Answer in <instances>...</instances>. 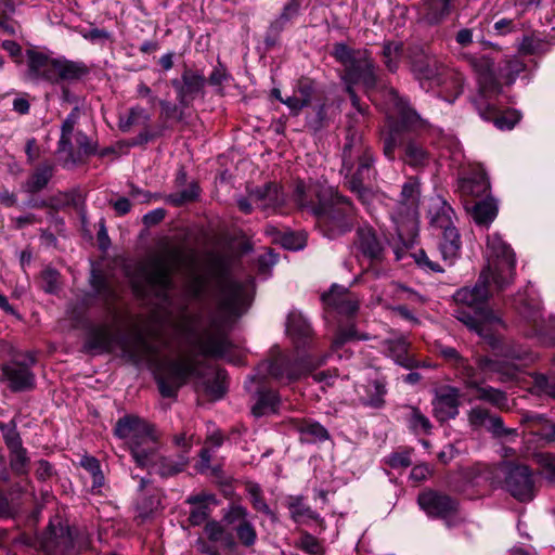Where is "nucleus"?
Listing matches in <instances>:
<instances>
[{"label":"nucleus","mask_w":555,"mask_h":555,"mask_svg":"<svg viewBox=\"0 0 555 555\" xmlns=\"http://www.w3.org/2000/svg\"><path fill=\"white\" fill-rule=\"evenodd\" d=\"M254 283L251 279L237 282L222 278L217 281V315L209 326H204L198 318H185L179 325V332L192 350L205 357L221 358L229 349L228 338L222 324L232 317L246 311L251 300Z\"/></svg>","instance_id":"f257e3e1"},{"label":"nucleus","mask_w":555,"mask_h":555,"mask_svg":"<svg viewBox=\"0 0 555 555\" xmlns=\"http://www.w3.org/2000/svg\"><path fill=\"white\" fill-rule=\"evenodd\" d=\"M114 435L124 441L133 462L142 468H155L164 476H172L183 469L185 459L173 462L168 457H159V435L151 423L142 417L128 414L120 417L115 427Z\"/></svg>","instance_id":"f03ea898"},{"label":"nucleus","mask_w":555,"mask_h":555,"mask_svg":"<svg viewBox=\"0 0 555 555\" xmlns=\"http://www.w3.org/2000/svg\"><path fill=\"white\" fill-rule=\"evenodd\" d=\"M297 204L317 217V223L323 234L335 238L351 230L353 207L332 186L306 185L300 182L295 190Z\"/></svg>","instance_id":"7ed1b4c3"},{"label":"nucleus","mask_w":555,"mask_h":555,"mask_svg":"<svg viewBox=\"0 0 555 555\" xmlns=\"http://www.w3.org/2000/svg\"><path fill=\"white\" fill-rule=\"evenodd\" d=\"M488 271H481L473 287H462L453 295L456 309L453 315L470 331L485 338H492V332L502 326L501 318L488 307V299L500 292Z\"/></svg>","instance_id":"20e7f679"},{"label":"nucleus","mask_w":555,"mask_h":555,"mask_svg":"<svg viewBox=\"0 0 555 555\" xmlns=\"http://www.w3.org/2000/svg\"><path fill=\"white\" fill-rule=\"evenodd\" d=\"M332 55L345 68L343 80L347 86L346 90L350 96L352 106L360 114H364L365 108L360 104L353 86L362 85L366 90H370L376 85L375 66L367 51L365 49H353L346 43H336Z\"/></svg>","instance_id":"39448f33"},{"label":"nucleus","mask_w":555,"mask_h":555,"mask_svg":"<svg viewBox=\"0 0 555 555\" xmlns=\"http://www.w3.org/2000/svg\"><path fill=\"white\" fill-rule=\"evenodd\" d=\"M477 369L473 376H468L464 382L466 388L475 391V398L480 401L488 402L499 409L507 408V397L505 392L491 386L482 385L477 378V371L483 376V380L496 379L506 383L516 378L518 367L511 362L494 360L489 357H479L476 360Z\"/></svg>","instance_id":"423d86ee"},{"label":"nucleus","mask_w":555,"mask_h":555,"mask_svg":"<svg viewBox=\"0 0 555 555\" xmlns=\"http://www.w3.org/2000/svg\"><path fill=\"white\" fill-rule=\"evenodd\" d=\"M412 67L423 89L441 88V96L449 103L463 91V76L422 53L412 60Z\"/></svg>","instance_id":"0eeeda50"},{"label":"nucleus","mask_w":555,"mask_h":555,"mask_svg":"<svg viewBox=\"0 0 555 555\" xmlns=\"http://www.w3.org/2000/svg\"><path fill=\"white\" fill-rule=\"evenodd\" d=\"M354 158L358 159V167L348 178L347 184L351 192L356 193L361 201L366 202L371 196V191L365 186V181L372 178L374 159L370 151L363 145L361 137L352 133L347 137L344 146V168L350 170Z\"/></svg>","instance_id":"6e6552de"},{"label":"nucleus","mask_w":555,"mask_h":555,"mask_svg":"<svg viewBox=\"0 0 555 555\" xmlns=\"http://www.w3.org/2000/svg\"><path fill=\"white\" fill-rule=\"evenodd\" d=\"M487 479L493 487H504L519 502H529L534 496L533 480L526 465L502 463L489 469Z\"/></svg>","instance_id":"1a4fd4ad"},{"label":"nucleus","mask_w":555,"mask_h":555,"mask_svg":"<svg viewBox=\"0 0 555 555\" xmlns=\"http://www.w3.org/2000/svg\"><path fill=\"white\" fill-rule=\"evenodd\" d=\"M498 93L496 80L494 74L487 65L485 70L479 69V93L474 100V104L479 115L486 120H493L494 125L501 129H512L519 120L516 112H505L498 114L492 98Z\"/></svg>","instance_id":"9d476101"},{"label":"nucleus","mask_w":555,"mask_h":555,"mask_svg":"<svg viewBox=\"0 0 555 555\" xmlns=\"http://www.w3.org/2000/svg\"><path fill=\"white\" fill-rule=\"evenodd\" d=\"M487 268L491 274L493 284L499 289H504L514 280L515 255L511 247L503 242L496 233L487 238Z\"/></svg>","instance_id":"9b49d317"},{"label":"nucleus","mask_w":555,"mask_h":555,"mask_svg":"<svg viewBox=\"0 0 555 555\" xmlns=\"http://www.w3.org/2000/svg\"><path fill=\"white\" fill-rule=\"evenodd\" d=\"M181 262V254L168 251L150 258L140 271L146 286L157 296H165L171 287V272Z\"/></svg>","instance_id":"f8f14e48"},{"label":"nucleus","mask_w":555,"mask_h":555,"mask_svg":"<svg viewBox=\"0 0 555 555\" xmlns=\"http://www.w3.org/2000/svg\"><path fill=\"white\" fill-rule=\"evenodd\" d=\"M456 41L462 48H472L467 53H465V56L469 59L472 66L476 70L478 81L479 69L485 70L487 68V65L490 67L496 80L498 93H500L501 81H504L505 83H512L515 77L520 72L524 70V64L517 59L507 61L505 68H500L499 70H496L493 66V63L488 57H486L485 55L478 56V53L475 48L477 47L486 49L489 44V42L482 39L474 41L473 37H456Z\"/></svg>","instance_id":"ddd939ff"},{"label":"nucleus","mask_w":555,"mask_h":555,"mask_svg":"<svg viewBox=\"0 0 555 555\" xmlns=\"http://www.w3.org/2000/svg\"><path fill=\"white\" fill-rule=\"evenodd\" d=\"M197 361L192 354H182L163 365L157 383L164 397H172L186 380L196 374Z\"/></svg>","instance_id":"4468645a"},{"label":"nucleus","mask_w":555,"mask_h":555,"mask_svg":"<svg viewBox=\"0 0 555 555\" xmlns=\"http://www.w3.org/2000/svg\"><path fill=\"white\" fill-rule=\"evenodd\" d=\"M26 69L24 79L29 82L46 81L56 85L57 56L52 51L31 47L25 52Z\"/></svg>","instance_id":"2eb2a0df"},{"label":"nucleus","mask_w":555,"mask_h":555,"mask_svg":"<svg viewBox=\"0 0 555 555\" xmlns=\"http://www.w3.org/2000/svg\"><path fill=\"white\" fill-rule=\"evenodd\" d=\"M222 521L234 533L240 544L245 547H251L257 541V531L247 508L237 503H231L223 509Z\"/></svg>","instance_id":"dca6fc26"},{"label":"nucleus","mask_w":555,"mask_h":555,"mask_svg":"<svg viewBox=\"0 0 555 555\" xmlns=\"http://www.w3.org/2000/svg\"><path fill=\"white\" fill-rule=\"evenodd\" d=\"M421 508L430 517L441 518L448 527L455 526L457 516V502L451 496L436 491H424L417 499Z\"/></svg>","instance_id":"f3484780"},{"label":"nucleus","mask_w":555,"mask_h":555,"mask_svg":"<svg viewBox=\"0 0 555 555\" xmlns=\"http://www.w3.org/2000/svg\"><path fill=\"white\" fill-rule=\"evenodd\" d=\"M420 181L417 178H409L403 184L400 199L392 212V219L397 223H414L418 215L420 205Z\"/></svg>","instance_id":"a211bd4d"},{"label":"nucleus","mask_w":555,"mask_h":555,"mask_svg":"<svg viewBox=\"0 0 555 555\" xmlns=\"http://www.w3.org/2000/svg\"><path fill=\"white\" fill-rule=\"evenodd\" d=\"M205 82L206 79L202 74L186 68L182 74L181 81L173 79L171 85L177 90L179 103L182 106H188L203 90Z\"/></svg>","instance_id":"6ab92c4d"},{"label":"nucleus","mask_w":555,"mask_h":555,"mask_svg":"<svg viewBox=\"0 0 555 555\" xmlns=\"http://www.w3.org/2000/svg\"><path fill=\"white\" fill-rule=\"evenodd\" d=\"M387 99V114L389 118H397L405 127H414L421 122L417 113L410 107L409 103L398 92L390 88L385 91Z\"/></svg>","instance_id":"aec40b11"},{"label":"nucleus","mask_w":555,"mask_h":555,"mask_svg":"<svg viewBox=\"0 0 555 555\" xmlns=\"http://www.w3.org/2000/svg\"><path fill=\"white\" fill-rule=\"evenodd\" d=\"M324 361V359H321L315 364H312L309 360H304L297 365H291L283 361L275 360L267 365V370L268 373L275 379H286L287 383H291L300 378L307 373H311L317 366L323 364Z\"/></svg>","instance_id":"412c9836"},{"label":"nucleus","mask_w":555,"mask_h":555,"mask_svg":"<svg viewBox=\"0 0 555 555\" xmlns=\"http://www.w3.org/2000/svg\"><path fill=\"white\" fill-rule=\"evenodd\" d=\"M460 391L453 387L441 389L433 400L434 416L441 423L459 414Z\"/></svg>","instance_id":"4be33fe9"},{"label":"nucleus","mask_w":555,"mask_h":555,"mask_svg":"<svg viewBox=\"0 0 555 555\" xmlns=\"http://www.w3.org/2000/svg\"><path fill=\"white\" fill-rule=\"evenodd\" d=\"M90 74V67L81 61L68 60L57 56L56 85L61 82L74 83L83 80Z\"/></svg>","instance_id":"5701e85b"},{"label":"nucleus","mask_w":555,"mask_h":555,"mask_svg":"<svg viewBox=\"0 0 555 555\" xmlns=\"http://www.w3.org/2000/svg\"><path fill=\"white\" fill-rule=\"evenodd\" d=\"M314 96V83L309 78H300L297 80L293 94L283 100L289 111L294 115H298L300 111L311 104Z\"/></svg>","instance_id":"b1692460"},{"label":"nucleus","mask_w":555,"mask_h":555,"mask_svg":"<svg viewBox=\"0 0 555 555\" xmlns=\"http://www.w3.org/2000/svg\"><path fill=\"white\" fill-rule=\"evenodd\" d=\"M357 249L371 260H380L384 254V246L377 237L373 228L365 225L357 230L354 242Z\"/></svg>","instance_id":"393cba45"},{"label":"nucleus","mask_w":555,"mask_h":555,"mask_svg":"<svg viewBox=\"0 0 555 555\" xmlns=\"http://www.w3.org/2000/svg\"><path fill=\"white\" fill-rule=\"evenodd\" d=\"M2 372L14 391L29 390L35 386V376L25 364L12 362L3 365Z\"/></svg>","instance_id":"a878e982"},{"label":"nucleus","mask_w":555,"mask_h":555,"mask_svg":"<svg viewBox=\"0 0 555 555\" xmlns=\"http://www.w3.org/2000/svg\"><path fill=\"white\" fill-rule=\"evenodd\" d=\"M322 300L339 313L352 314L359 308L357 298L341 286H333L328 293L322 295Z\"/></svg>","instance_id":"bb28decb"},{"label":"nucleus","mask_w":555,"mask_h":555,"mask_svg":"<svg viewBox=\"0 0 555 555\" xmlns=\"http://www.w3.org/2000/svg\"><path fill=\"white\" fill-rule=\"evenodd\" d=\"M428 217L434 227L442 230L454 224L455 214L442 197L436 196L429 199Z\"/></svg>","instance_id":"cd10ccee"},{"label":"nucleus","mask_w":555,"mask_h":555,"mask_svg":"<svg viewBox=\"0 0 555 555\" xmlns=\"http://www.w3.org/2000/svg\"><path fill=\"white\" fill-rule=\"evenodd\" d=\"M453 0H428L423 3L420 15L428 24H439L448 17L452 10Z\"/></svg>","instance_id":"c85d7f7f"},{"label":"nucleus","mask_w":555,"mask_h":555,"mask_svg":"<svg viewBox=\"0 0 555 555\" xmlns=\"http://www.w3.org/2000/svg\"><path fill=\"white\" fill-rule=\"evenodd\" d=\"M204 531L210 541L219 543L220 546L227 551V555H238L237 554V542L234 540L232 534L224 529V527L220 522H218V521L207 522Z\"/></svg>","instance_id":"c756f323"},{"label":"nucleus","mask_w":555,"mask_h":555,"mask_svg":"<svg viewBox=\"0 0 555 555\" xmlns=\"http://www.w3.org/2000/svg\"><path fill=\"white\" fill-rule=\"evenodd\" d=\"M54 173V165L44 163L38 166L28 179L22 184V190L29 194H36L43 190Z\"/></svg>","instance_id":"7c9ffc66"},{"label":"nucleus","mask_w":555,"mask_h":555,"mask_svg":"<svg viewBox=\"0 0 555 555\" xmlns=\"http://www.w3.org/2000/svg\"><path fill=\"white\" fill-rule=\"evenodd\" d=\"M442 231V238L439 244L441 255L446 261L452 262L460 255L461 237L455 225L444 228Z\"/></svg>","instance_id":"2f4dec72"},{"label":"nucleus","mask_w":555,"mask_h":555,"mask_svg":"<svg viewBox=\"0 0 555 555\" xmlns=\"http://www.w3.org/2000/svg\"><path fill=\"white\" fill-rule=\"evenodd\" d=\"M490 188L485 173L478 172L459 181V189L464 196L479 197L485 195Z\"/></svg>","instance_id":"473e14b6"},{"label":"nucleus","mask_w":555,"mask_h":555,"mask_svg":"<svg viewBox=\"0 0 555 555\" xmlns=\"http://www.w3.org/2000/svg\"><path fill=\"white\" fill-rule=\"evenodd\" d=\"M474 221L479 225L490 224L498 215V204L494 198L487 197L474 204L472 208H467Z\"/></svg>","instance_id":"72a5a7b5"},{"label":"nucleus","mask_w":555,"mask_h":555,"mask_svg":"<svg viewBox=\"0 0 555 555\" xmlns=\"http://www.w3.org/2000/svg\"><path fill=\"white\" fill-rule=\"evenodd\" d=\"M280 398L275 391L262 389L257 392L251 412L256 417L273 414L278 411Z\"/></svg>","instance_id":"f704fd0d"},{"label":"nucleus","mask_w":555,"mask_h":555,"mask_svg":"<svg viewBox=\"0 0 555 555\" xmlns=\"http://www.w3.org/2000/svg\"><path fill=\"white\" fill-rule=\"evenodd\" d=\"M300 441L306 443H315L325 441L330 438L327 429L318 422L301 421L297 425Z\"/></svg>","instance_id":"c9c22d12"},{"label":"nucleus","mask_w":555,"mask_h":555,"mask_svg":"<svg viewBox=\"0 0 555 555\" xmlns=\"http://www.w3.org/2000/svg\"><path fill=\"white\" fill-rule=\"evenodd\" d=\"M438 350L440 356L456 369L464 380L468 376L474 375L476 369L470 365L468 360L462 357L455 348L449 346H440Z\"/></svg>","instance_id":"e433bc0d"},{"label":"nucleus","mask_w":555,"mask_h":555,"mask_svg":"<svg viewBox=\"0 0 555 555\" xmlns=\"http://www.w3.org/2000/svg\"><path fill=\"white\" fill-rule=\"evenodd\" d=\"M403 162L413 168H424L430 162L429 153L417 142L409 141L404 145Z\"/></svg>","instance_id":"4c0bfd02"},{"label":"nucleus","mask_w":555,"mask_h":555,"mask_svg":"<svg viewBox=\"0 0 555 555\" xmlns=\"http://www.w3.org/2000/svg\"><path fill=\"white\" fill-rule=\"evenodd\" d=\"M364 388L365 396H362L360 399L362 404L373 409L383 408L385 404L384 397L386 395L385 384L380 380H374L369 383Z\"/></svg>","instance_id":"58836bf2"},{"label":"nucleus","mask_w":555,"mask_h":555,"mask_svg":"<svg viewBox=\"0 0 555 555\" xmlns=\"http://www.w3.org/2000/svg\"><path fill=\"white\" fill-rule=\"evenodd\" d=\"M286 331L294 340L307 338L311 334L308 321L300 312H291L287 318Z\"/></svg>","instance_id":"ea45409f"},{"label":"nucleus","mask_w":555,"mask_h":555,"mask_svg":"<svg viewBox=\"0 0 555 555\" xmlns=\"http://www.w3.org/2000/svg\"><path fill=\"white\" fill-rule=\"evenodd\" d=\"M386 347L389 356L400 365L404 367H412L414 361L408 354L409 344L404 338H397L387 340Z\"/></svg>","instance_id":"a19ab883"},{"label":"nucleus","mask_w":555,"mask_h":555,"mask_svg":"<svg viewBox=\"0 0 555 555\" xmlns=\"http://www.w3.org/2000/svg\"><path fill=\"white\" fill-rule=\"evenodd\" d=\"M112 344L113 339L109 331L106 327H101L90 334L86 343V348L94 353H101L109 351Z\"/></svg>","instance_id":"79ce46f5"},{"label":"nucleus","mask_w":555,"mask_h":555,"mask_svg":"<svg viewBox=\"0 0 555 555\" xmlns=\"http://www.w3.org/2000/svg\"><path fill=\"white\" fill-rule=\"evenodd\" d=\"M79 117V113L77 108H74L70 114L66 117V119L62 124L61 128V138L59 141V151L60 152H72V133L74 131L75 125L77 124Z\"/></svg>","instance_id":"37998d69"},{"label":"nucleus","mask_w":555,"mask_h":555,"mask_svg":"<svg viewBox=\"0 0 555 555\" xmlns=\"http://www.w3.org/2000/svg\"><path fill=\"white\" fill-rule=\"evenodd\" d=\"M10 468L18 476L28 474L29 470V457L25 448H18L10 451Z\"/></svg>","instance_id":"c03bdc74"},{"label":"nucleus","mask_w":555,"mask_h":555,"mask_svg":"<svg viewBox=\"0 0 555 555\" xmlns=\"http://www.w3.org/2000/svg\"><path fill=\"white\" fill-rule=\"evenodd\" d=\"M409 427L416 434H430L431 423L417 408L410 409Z\"/></svg>","instance_id":"a18cd8bd"},{"label":"nucleus","mask_w":555,"mask_h":555,"mask_svg":"<svg viewBox=\"0 0 555 555\" xmlns=\"http://www.w3.org/2000/svg\"><path fill=\"white\" fill-rule=\"evenodd\" d=\"M150 114L140 106L132 107L126 118H120L119 127L128 131L134 125H146L150 121Z\"/></svg>","instance_id":"49530a36"},{"label":"nucleus","mask_w":555,"mask_h":555,"mask_svg":"<svg viewBox=\"0 0 555 555\" xmlns=\"http://www.w3.org/2000/svg\"><path fill=\"white\" fill-rule=\"evenodd\" d=\"M80 465L90 474L92 477V487L100 488L104 483V476L102 474L99 461L89 455H85L80 460Z\"/></svg>","instance_id":"de8ad7c7"},{"label":"nucleus","mask_w":555,"mask_h":555,"mask_svg":"<svg viewBox=\"0 0 555 555\" xmlns=\"http://www.w3.org/2000/svg\"><path fill=\"white\" fill-rule=\"evenodd\" d=\"M301 3L299 0H289L283 8L282 13L274 22V29L282 30L283 26L298 16Z\"/></svg>","instance_id":"09e8293b"},{"label":"nucleus","mask_w":555,"mask_h":555,"mask_svg":"<svg viewBox=\"0 0 555 555\" xmlns=\"http://www.w3.org/2000/svg\"><path fill=\"white\" fill-rule=\"evenodd\" d=\"M246 491H247L248 495L250 496L251 505L256 511L261 512L266 515H272V511L270 509L269 505L266 503V501L262 496L261 488L259 485L254 483V482H248L246 485Z\"/></svg>","instance_id":"8fccbe9b"},{"label":"nucleus","mask_w":555,"mask_h":555,"mask_svg":"<svg viewBox=\"0 0 555 555\" xmlns=\"http://www.w3.org/2000/svg\"><path fill=\"white\" fill-rule=\"evenodd\" d=\"M288 509H289L292 518L295 521H298V522L302 521V520H306V519H313V518H315L314 512L309 506H307L301 501V499H298V498L297 499H293L288 503Z\"/></svg>","instance_id":"3c124183"},{"label":"nucleus","mask_w":555,"mask_h":555,"mask_svg":"<svg viewBox=\"0 0 555 555\" xmlns=\"http://www.w3.org/2000/svg\"><path fill=\"white\" fill-rule=\"evenodd\" d=\"M125 351L128 353L129 358L135 362L147 359L152 353L150 344L141 335L135 336L134 348L126 349Z\"/></svg>","instance_id":"603ef678"},{"label":"nucleus","mask_w":555,"mask_h":555,"mask_svg":"<svg viewBox=\"0 0 555 555\" xmlns=\"http://www.w3.org/2000/svg\"><path fill=\"white\" fill-rule=\"evenodd\" d=\"M402 143L401 134L398 130H391L383 138L384 154L389 160L396 158V149Z\"/></svg>","instance_id":"864d4df0"},{"label":"nucleus","mask_w":555,"mask_h":555,"mask_svg":"<svg viewBox=\"0 0 555 555\" xmlns=\"http://www.w3.org/2000/svg\"><path fill=\"white\" fill-rule=\"evenodd\" d=\"M1 431L9 451L23 447L22 439L14 425H1Z\"/></svg>","instance_id":"5fc2aeb1"},{"label":"nucleus","mask_w":555,"mask_h":555,"mask_svg":"<svg viewBox=\"0 0 555 555\" xmlns=\"http://www.w3.org/2000/svg\"><path fill=\"white\" fill-rule=\"evenodd\" d=\"M489 417V412L479 406L473 408L468 413V422L474 429L486 427Z\"/></svg>","instance_id":"6e6d98bb"},{"label":"nucleus","mask_w":555,"mask_h":555,"mask_svg":"<svg viewBox=\"0 0 555 555\" xmlns=\"http://www.w3.org/2000/svg\"><path fill=\"white\" fill-rule=\"evenodd\" d=\"M60 274L56 270L47 268L41 273L42 287L47 293H54L59 287Z\"/></svg>","instance_id":"4d7b16f0"},{"label":"nucleus","mask_w":555,"mask_h":555,"mask_svg":"<svg viewBox=\"0 0 555 555\" xmlns=\"http://www.w3.org/2000/svg\"><path fill=\"white\" fill-rule=\"evenodd\" d=\"M415 261L420 268L427 272H443L441 266L438 262L430 260L427 254L423 250L415 255Z\"/></svg>","instance_id":"13d9d810"},{"label":"nucleus","mask_w":555,"mask_h":555,"mask_svg":"<svg viewBox=\"0 0 555 555\" xmlns=\"http://www.w3.org/2000/svg\"><path fill=\"white\" fill-rule=\"evenodd\" d=\"M282 244L287 249H301L306 245V237L302 234L285 233L282 238Z\"/></svg>","instance_id":"bf43d9fd"},{"label":"nucleus","mask_w":555,"mask_h":555,"mask_svg":"<svg viewBox=\"0 0 555 555\" xmlns=\"http://www.w3.org/2000/svg\"><path fill=\"white\" fill-rule=\"evenodd\" d=\"M401 51V46L396 41H388L384 46V55L387 59L386 65L390 70H395L397 65L392 62V56H397Z\"/></svg>","instance_id":"052dcab7"},{"label":"nucleus","mask_w":555,"mask_h":555,"mask_svg":"<svg viewBox=\"0 0 555 555\" xmlns=\"http://www.w3.org/2000/svg\"><path fill=\"white\" fill-rule=\"evenodd\" d=\"M357 338V333L353 326L348 328L339 330L333 340V348L337 349L341 347L345 343Z\"/></svg>","instance_id":"680f3d73"},{"label":"nucleus","mask_w":555,"mask_h":555,"mask_svg":"<svg viewBox=\"0 0 555 555\" xmlns=\"http://www.w3.org/2000/svg\"><path fill=\"white\" fill-rule=\"evenodd\" d=\"M312 378L315 383L321 384L322 388L334 385L337 373L336 371H321L312 374Z\"/></svg>","instance_id":"e2e57ef3"},{"label":"nucleus","mask_w":555,"mask_h":555,"mask_svg":"<svg viewBox=\"0 0 555 555\" xmlns=\"http://www.w3.org/2000/svg\"><path fill=\"white\" fill-rule=\"evenodd\" d=\"M540 463L546 478L553 479L555 476V454H542L540 456Z\"/></svg>","instance_id":"0e129e2a"},{"label":"nucleus","mask_w":555,"mask_h":555,"mask_svg":"<svg viewBox=\"0 0 555 555\" xmlns=\"http://www.w3.org/2000/svg\"><path fill=\"white\" fill-rule=\"evenodd\" d=\"M486 428L492 431L496 436H502L512 433L513 430H507L503 426V421L499 416H491L488 420V424Z\"/></svg>","instance_id":"69168bd1"},{"label":"nucleus","mask_w":555,"mask_h":555,"mask_svg":"<svg viewBox=\"0 0 555 555\" xmlns=\"http://www.w3.org/2000/svg\"><path fill=\"white\" fill-rule=\"evenodd\" d=\"M206 289V279L202 275L195 276L189 285V293L194 296H201Z\"/></svg>","instance_id":"338daca9"},{"label":"nucleus","mask_w":555,"mask_h":555,"mask_svg":"<svg viewBox=\"0 0 555 555\" xmlns=\"http://www.w3.org/2000/svg\"><path fill=\"white\" fill-rule=\"evenodd\" d=\"M2 47L14 59L16 63L23 61L22 49L14 40H4Z\"/></svg>","instance_id":"774afa93"}]
</instances>
